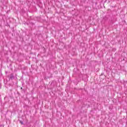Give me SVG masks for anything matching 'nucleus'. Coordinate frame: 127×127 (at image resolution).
<instances>
[{"instance_id": "1", "label": "nucleus", "mask_w": 127, "mask_h": 127, "mask_svg": "<svg viewBox=\"0 0 127 127\" xmlns=\"http://www.w3.org/2000/svg\"><path fill=\"white\" fill-rule=\"evenodd\" d=\"M20 123L21 125H23V123H22V122L20 121Z\"/></svg>"}]
</instances>
